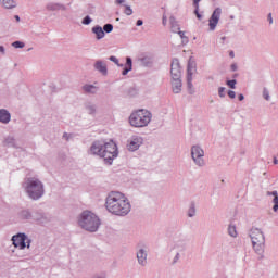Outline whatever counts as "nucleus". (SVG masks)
I'll list each match as a JSON object with an SVG mask.
<instances>
[{
    "label": "nucleus",
    "mask_w": 278,
    "mask_h": 278,
    "mask_svg": "<svg viewBox=\"0 0 278 278\" xmlns=\"http://www.w3.org/2000/svg\"><path fill=\"white\" fill-rule=\"evenodd\" d=\"M105 208L114 216H127L131 212V203L124 193L111 191L105 199Z\"/></svg>",
    "instance_id": "nucleus-1"
},
{
    "label": "nucleus",
    "mask_w": 278,
    "mask_h": 278,
    "mask_svg": "<svg viewBox=\"0 0 278 278\" xmlns=\"http://www.w3.org/2000/svg\"><path fill=\"white\" fill-rule=\"evenodd\" d=\"M89 153L90 155H98L99 157H103L104 163L109 166H112L114 160L118 157V147L112 140H97L92 142L89 149Z\"/></svg>",
    "instance_id": "nucleus-2"
},
{
    "label": "nucleus",
    "mask_w": 278,
    "mask_h": 278,
    "mask_svg": "<svg viewBox=\"0 0 278 278\" xmlns=\"http://www.w3.org/2000/svg\"><path fill=\"white\" fill-rule=\"evenodd\" d=\"M22 188L31 201H40L45 197V184L38 177L24 178Z\"/></svg>",
    "instance_id": "nucleus-3"
},
{
    "label": "nucleus",
    "mask_w": 278,
    "mask_h": 278,
    "mask_svg": "<svg viewBox=\"0 0 278 278\" xmlns=\"http://www.w3.org/2000/svg\"><path fill=\"white\" fill-rule=\"evenodd\" d=\"M188 251V241L181 235H175L169 248V255H172L170 264H179V260L186 255Z\"/></svg>",
    "instance_id": "nucleus-4"
},
{
    "label": "nucleus",
    "mask_w": 278,
    "mask_h": 278,
    "mask_svg": "<svg viewBox=\"0 0 278 278\" xmlns=\"http://www.w3.org/2000/svg\"><path fill=\"white\" fill-rule=\"evenodd\" d=\"M78 226L81 229H85V231L94 233L96 231H99V227H101V219H99V216H97V214L90 211H84L78 216Z\"/></svg>",
    "instance_id": "nucleus-5"
},
{
    "label": "nucleus",
    "mask_w": 278,
    "mask_h": 278,
    "mask_svg": "<svg viewBox=\"0 0 278 278\" xmlns=\"http://www.w3.org/2000/svg\"><path fill=\"white\" fill-rule=\"evenodd\" d=\"M151 118H153V114H151V112L140 109L130 114L129 123L131 127H148L149 123H151Z\"/></svg>",
    "instance_id": "nucleus-6"
},
{
    "label": "nucleus",
    "mask_w": 278,
    "mask_h": 278,
    "mask_svg": "<svg viewBox=\"0 0 278 278\" xmlns=\"http://www.w3.org/2000/svg\"><path fill=\"white\" fill-rule=\"evenodd\" d=\"M251 238L252 247L257 255H264V249L266 247V237L262 229L252 228L249 231Z\"/></svg>",
    "instance_id": "nucleus-7"
},
{
    "label": "nucleus",
    "mask_w": 278,
    "mask_h": 278,
    "mask_svg": "<svg viewBox=\"0 0 278 278\" xmlns=\"http://www.w3.org/2000/svg\"><path fill=\"white\" fill-rule=\"evenodd\" d=\"M205 151L201 146H192L191 147V160H193V164L199 168H203L205 166Z\"/></svg>",
    "instance_id": "nucleus-8"
},
{
    "label": "nucleus",
    "mask_w": 278,
    "mask_h": 278,
    "mask_svg": "<svg viewBox=\"0 0 278 278\" xmlns=\"http://www.w3.org/2000/svg\"><path fill=\"white\" fill-rule=\"evenodd\" d=\"M136 257H137V264L141 266V268L147 267L149 264L148 257H149V250L147 247H140L138 245L137 251H136Z\"/></svg>",
    "instance_id": "nucleus-9"
},
{
    "label": "nucleus",
    "mask_w": 278,
    "mask_h": 278,
    "mask_svg": "<svg viewBox=\"0 0 278 278\" xmlns=\"http://www.w3.org/2000/svg\"><path fill=\"white\" fill-rule=\"evenodd\" d=\"M144 142V139L140 135H132L128 140H127V149L128 151H138L140 147H142Z\"/></svg>",
    "instance_id": "nucleus-10"
},
{
    "label": "nucleus",
    "mask_w": 278,
    "mask_h": 278,
    "mask_svg": "<svg viewBox=\"0 0 278 278\" xmlns=\"http://www.w3.org/2000/svg\"><path fill=\"white\" fill-rule=\"evenodd\" d=\"M220 14H223V9L220 7L215 8L211 17L208 18V29L210 31H215L218 23L220 21Z\"/></svg>",
    "instance_id": "nucleus-11"
},
{
    "label": "nucleus",
    "mask_w": 278,
    "mask_h": 278,
    "mask_svg": "<svg viewBox=\"0 0 278 278\" xmlns=\"http://www.w3.org/2000/svg\"><path fill=\"white\" fill-rule=\"evenodd\" d=\"M26 240H27V235L23 232H20L12 237V242L15 249H21L22 251L27 247V244L25 243Z\"/></svg>",
    "instance_id": "nucleus-12"
},
{
    "label": "nucleus",
    "mask_w": 278,
    "mask_h": 278,
    "mask_svg": "<svg viewBox=\"0 0 278 278\" xmlns=\"http://www.w3.org/2000/svg\"><path fill=\"white\" fill-rule=\"evenodd\" d=\"M170 66L172 79H181V65L179 64V59H174Z\"/></svg>",
    "instance_id": "nucleus-13"
},
{
    "label": "nucleus",
    "mask_w": 278,
    "mask_h": 278,
    "mask_svg": "<svg viewBox=\"0 0 278 278\" xmlns=\"http://www.w3.org/2000/svg\"><path fill=\"white\" fill-rule=\"evenodd\" d=\"M33 220L38 223V225H47V223H51V218L40 211H37L33 214Z\"/></svg>",
    "instance_id": "nucleus-14"
},
{
    "label": "nucleus",
    "mask_w": 278,
    "mask_h": 278,
    "mask_svg": "<svg viewBox=\"0 0 278 278\" xmlns=\"http://www.w3.org/2000/svg\"><path fill=\"white\" fill-rule=\"evenodd\" d=\"M10 121H12V113L7 109H0V123L2 125H9Z\"/></svg>",
    "instance_id": "nucleus-15"
},
{
    "label": "nucleus",
    "mask_w": 278,
    "mask_h": 278,
    "mask_svg": "<svg viewBox=\"0 0 278 278\" xmlns=\"http://www.w3.org/2000/svg\"><path fill=\"white\" fill-rule=\"evenodd\" d=\"M139 62H140L141 66L149 68V67L153 66V55L144 54L139 58Z\"/></svg>",
    "instance_id": "nucleus-16"
},
{
    "label": "nucleus",
    "mask_w": 278,
    "mask_h": 278,
    "mask_svg": "<svg viewBox=\"0 0 278 278\" xmlns=\"http://www.w3.org/2000/svg\"><path fill=\"white\" fill-rule=\"evenodd\" d=\"M93 67L98 73H101V75H108V64L105 62L98 60L93 64Z\"/></svg>",
    "instance_id": "nucleus-17"
},
{
    "label": "nucleus",
    "mask_w": 278,
    "mask_h": 278,
    "mask_svg": "<svg viewBox=\"0 0 278 278\" xmlns=\"http://www.w3.org/2000/svg\"><path fill=\"white\" fill-rule=\"evenodd\" d=\"M182 86L184 84L181 83V78H172V90L174 94H179Z\"/></svg>",
    "instance_id": "nucleus-18"
},
{
    "label": "nucleus",
    "mask_w": 278,
    "mask_h": 278,
    "mask_svg": "<svg viewBox=\"0 0 278 278\" xmlns=\"http://www.w3.org/2000/svg\"><path fill=\"white\" fill-rule=\"evenodd\" d=\"M3 144L4 147H10L12 149H21L18 142L12 136H8L7 138H4Z\"/></svg>",
    "instance_id": "nucleus-19"
},
{
    "label": "nucleus",
    "mask_w": 278,
    "mask_h": 278,
    "mask_svg": "<svg viewBox=\"0 0 278 278\" xmlns=\"http://www.w3.org/2000/svg\"><path fill=\"white\" fill-rule=\"evenodd\" d=\"M46 9L48 10V12H58L60 10H66V7L64 4L50 2L47 4Z\"/></svg>",
    "instance_id": "nucleus-20"
},
{
    "label": "nucleus",
    "mask_w": 278,
    "mask_h": 278,
    "mask_svg": "<svg viewBox=\"0 0 278 278\" xmlns=\"http://www.w3.org/2000/svg\"><path fill=\"white\" fill-rule=\"evenodd\" d=\"M84 108H85L87 114H89L90 116L97 115V104H94L92 102H86L84 104Z\"/></svg>",
    "instance_id": "nucleus-21"
},
{
    "label": "nucleus",
    "mask_w": 278,
    "mask_h": 278,
    "mask_svg": "<svg viewBox=\"0 0 278 278\" xmlns=\"http://www.w3.org/2000/svg\"><path fill=\"white\" fill-rule=\"evenodd\" d=\"M92 34L96 35V38L98 40H103L105 38V31L103 30V27L97 25L91 29Z\"/></svg>",
    "instance_id": "nucleus-22"
},
{
    "label": "nucleus",
    "mask_w": 278,
    "mask_h": 278,
    "mask_svg": "<svg viewBox=\"0 0 278 278\" xmlns=\"http://www.w3.org/2000/svg\"><path fill=\"white\" fill-rule=\"evenodd\" d=\"M122 75H127L130 71L134 68V62L131 61V58H126V64L122 67Z\"/></svg>",
    "instance_id": "nucleus-23"
},
{
    "label": "nucleus",
    "mask_w": 278,
    "mask_h": 278,
    "mask_svg": "<svg viewBox=\"0 0 278 278\" xmlns=\"http://www.w3.org/2000/svg\"><path fill=\"white\" fill-rule=\"evenodd\" d=\"M21 220H34V214L29 210H22L18 213Z\"/></svg>",
    "instance_id": "nucleus-24"
},
{
    "label": "nucleus",
    "mask_w": 278,
    "mask_h": 278,
    "mask_svg": "<svg viewBox=\"0 0 278 278\" xmlns=\"http://www.w3.org/2000/svg\"><path fill=\"white\" fill-rule=\"evenodd\" d=\"M98 90L99 88H97V86L94 85L86 84L83 86V91L85 92V94H97Z\"/></svg>",
    "instance_id": "nucleus-25"
},
{
    "label": "nucleus",
    "mask_w": 278,
    "mask_h": 278,
    "mask_svg": "<svg viewBox=\"0 0 278 278\" xmlns=\"http://www.w3.org/2000/svg\"><path fill=\"white\" fill-rule=\"evenodd\" d=\"M169 23H170V27H172V31L174 34H179V24L177 23V20L175 18V16H170L169 17Z\"/></svg>",
    "instance_id": "nucleus-26"
},
{
    "label": "nucleus",
    "mask_w": 278,
    "mask_h": 278,
    "mask_svg": "<svg viewBox=\"0 0 278 278\" xmlns=\"http://www.w3.org/2000/svg\"><path fill=\"white\" fill-rule=\"evenodd\" d=\"M0 3H2L3 8L7 10H12V8H16V1L14 0H0Z\"/></svg>",
    "instance_id": "nucleus-27"
},
{
    "label": "nucleus",
    "mask_w": 278,
    "mask_h": 278,
    "mask_svg": "<svg viewBox=\"0 0 278 278\" xmlns=\"http://www.w3.org/2000/svg\"><path fill=\"white\" fill-rule=\"evenodd\" d=\"M197 68V65L194 62L189 61L187 66V77H192L194 75V71Z\"/></svg>",
    "instance_id": "nucleus-28"
},
{
    "label": "nucleus",
    "mask_w": 278,
    "mask_h": 278,
    "mask_svg": "<svg viewBox=\"0 0 278 278\" xmlns=\"http://www.w3.org/2000/svg\"><path fill=\"white\" fill-rule=\"evenodd\" d=\"M228 235H229L231 238H238V230L236 229V225L230 224V225L228 226Z\"/></svg>",
    "instance_id": "nucleus-29"
},
{
    "label": "nucleus",
    "mask_w": 278,
    "mask_h": 278,
    "mask_svg": "<svg viewBox=\"0 0 278 278\" xmlns=\"http://www.w3.org/2000/svg\"><path fill=\"white\" fill-rule=\"evenodd\" d=\"M187 88L189 94H192L194 92V86L192 85V76H187Z\"/></svg>",
    "instance_id": "nucleus-30"
},
{
    "label": "nucleus",
    "mask_w": 278,
    "mask_h": 278,
    "mask_svg": "<svg viewBox=\"0 0 278 278\" xmlns=\"http://www.w3.org/2000/svg\"><path fill=\"white\" fill-rule=\"evenodd\" d=\"M102 30L104 31V34H112V31H114V25L105 24Z\"/></svg>",
    "instance_id": "nucleus-31"
},
{
    "label": "nucleus",
    "mask_w": 278,
    "mask_h": 278,
    "mask_svg": "<svg viewBox=\"0 0 278 278\" xmlns=\"http://www.w3.org/2000/svg\"><path fill=\"white\" fill-rule=\"evenodd\" d=\"M178 35L180 36V38H181V40H182V45H188L189 39H188V37L186 36V33L179 30V31H178Z\"/></svg>",
    "instance_id": "nucleus-32"
},
{
    "label": "nucleus",
    "mask_w": 278,
    "mask_h": 278,
    "mask_svg": "<svg viewBox=\"0 0 278 278\" xmlns=\"http://www.w3.org/2000/svg\"><path fill=\"white\" fill-rule=\"evenodd\" d=\"M263 98L265 99V101H270V92L266 87L263 88Z\"/></svg>",
    "instance_id": "nucleus-33"
},
{
    "label": "nucleus",
    "mask_w": 278,
    "mask_h": 278,
    "mask_svg": "<svg viewBox=\"0 0 278 278\" xmlns=\"http://www.w3.org/2000/svg\"><path fill=\"white\" fill-rule=\"evenodd\" d=\"M12 47H14V49H23V48H25V42H23V41H14L12 43Z\"/></svg>",
    "instance_id": "nucleus-34"
},
{
    "label": "nucleus",
    "mask_w": 278,
    "mask_h": 278,
    "mask_svg": "<svg viewBox=\"0 0 278 278\" xmlns=\"http://www.w3.org/2000/svg\"><path fill=\"white\" fill-rule=\"evenodd\" d=\"M236 84H238V80L236 79L226 81V86H229L232 90H236Z\"/></svg>",
    "instance_id": "nucleus-35"
},
{
    "label": "nucleus",
    "mask_w": 278,
    "mask_h": 278,
    "mask_svg": "<svg viewBox=\"0 0 278 278\" xmlns=\"http://www.w3.org/2000/svg\"><path fill=\"white\" fill-rule=\"evenodd\" d=\"M197 214V208H194V206H191L189 210H188V216L189 218H194Z\"/></svg>",
    "instance_id": "nucleus-36"
},
{
    "label": "nucleus",
    "mask_w": 278,
    "mask_h": 278,
    "mask_svg": "<svg viewBox=\"0 0 278 278\" xmlns=\"http://www.w3.org/2000/svg\"><path fill=\"white\" fill-rule=\"evenodd\" d=\"M124 13L126 14V16H131L134 14V10L131 9V7L125 5Z\"/></svg>",
    "instance_id": "nucleus-37"
},
{
    "label": "nucleus",
    "mask_w": 278,
    "mask_h": 278,
    "mask_svg": "<svg viewBox=\"0 0 278 278\" xmlns=\"http://www.w3.org/2000/svg\"><path fill=\"white\" fill-rule=\"evenodd\" d=\"M81 23L83 25H90V23H92V17H90V15H87L83 18Z\"/></svg>",
    "instance_id": "nucleus-38"
},
{
    "label": "nucleus",
    "mask_w": 278,
    "mask_h": 278,
    "mask_svg": "<svg viewBox=\"0 0 278 278\" xmlns=\"http://www.w3.org/2000/svg\"><path fill=\"white\" fill-rule=\"evenodd\" d=\"M109 60H110V62H114V64H116V66H119V67L125 66V64L118 63V59L116 56H110Z\"/></svg>",
    "instance_id": "nucleus-39"
},
{
    "label": "nucleus",
    "mask_w": 278,
    "mask_h": 278,
    "mask_svg": "<svg viewBox=\"0 0 278 278\" xmlns=\"http://www.w3.org/2000/svg\"><path fill=\"white\" fill-rule=\"evenodd\" d=\"M225 87H219L218 88V94L220 97V99H225Z\"/></svg>",
    "instance_id": "nucleus-40"
},
{
    "label": "nucleus",
    "mask_w": 278,
    "mask_h": 278,
    "mask_svg": "<svg viewBox=\"0 0 278 278\" xmlns=\"http://www.w3.org/2000/svg\"><path fill=\"white\" fill-rule=\"evenodd\" d=\"M273 203H274L273 211L278 212V198H274Z\"/></svg>",
    "instance_id": "nucleus-41"
},
{
    "label": "nucleus",
    "mask_w": 278,
    "mask_h": 278,
    "mask_svg": "<svg viewBox=\"0 0 278 278\" xmlns=\"http://www.w3.org/2000/svg\"><path fill=\"white\" fill-rule=\"evenodd\" d=\"M25 244H26V249H31V239L26 237Z\"/></svg>",
    "instance_id": "nucleus-42"
},
{
    "label": "nucleus",
    "mask_w": 278,
    "mask_h": 278,
    "mask_svg": "<svg viewBox=\"0 0 278 278\" xmlns=\"http://www.w3.org/2000/svg\"><path fill=\"white\" fill-rule=\"evenodd\" d=\"M194 14H195V16H197V18H198L199 21H201V20L203 18V15H201V13H199V8H198V9L195 8Z\"/></svg>",
    "instance_id": "nucleus-43"
},
{
    "label": "nucleus",
    "mask_w": 278,
    "mask_h": 278,
    "mask_svg": "<svg viewBox=\"0 0 278 278\" xmlns=\"http://www.w3.org/2000/svg\"><path fill=\"white\" fill-rule=\"evenodd\" d=\"M63 138H64V140L68 141V140H71V138H73V135H71L68 132H64Z\"/></svg>",
    "instance_id": "nucleus-44"
},
{
    "label": "nucleus",
    "mask_w": 278,
    "mask_h": 278,
    "mask_svg": "<svg viewBox=\"0 0 278 278\" xmlns=\"http://www.w3.org/2000/svg\"><path fill=\"white\" fill-rule=\"evenodd\" d=\"M228 97H229L230 99H233V98L236 97V91L229 90V91H228Z\"/></svg>",
    "instance_id": "nucleus-45"
},
{
    "label": "nucleus",
    "mask_w": 278,
    "mask_h": 278,
    "mask_svg": "<svg viewBox=\"0 0 278 278\" xmlns=\"http://www.w3.org/2000/svg\"><path fill=\"white\" fill-rule=\"evenodd\" d=\"M230 68L233 73H236V71H238V64L236 63L231 64Z\"/></svg>",
    "instance_id": "nucleus-46"
},
{
    "label": "nucleus",
    "mask_w": 278,
    "mask_h": 278,
    "mask_svg": "<svg viewBox=\"0 0 278 278\" xmlns=\"http://www.w3.org/2000/svg\"><path fill=\"white\" fill-rule=\"evenodd\" d=\"M136 25L137 27H142V25H144V22L142 20H138Z\"/></svg>",
    "instance_id": "nucleus-47"
},
{
    "label": "nucleus",
    "mask_w": 278,
    "mask_h": 278,
    "mask_svg": "<svg viewBox=\"0 0 278 278\" xmlns=\"http://www.w3.org/2000/svg\"><path fill=\"white\" fill-rule=\"evenodd\" d=\"M127 0H115L116 5H123Z\"/></svg>",
    "instance_id": "nucleus-48"
},
{
    "label": "nucleus",
    "mask_w": 278,
    "mask_h": 278,
    "mask_svg": "<svg viewBox=\"0 0 278 278\" xmlns=\"http://www.w3.org/2000/svg\"><path fill=\"white\" fill-rule=\"evenodd\" d=\"M0 53H1V55H4V53H5V47L0 46Z\"/></svg>",
    "instance_id": "nucleus-49"
},
{
    "label": "nucleus",
    "mask_w": 278,
    "mask_h": 278,
    "mask_svg": "<svg viewBox=\"0 0 278 278\" xmlns=\"http://www.w3.org/2000/svg\"><path fill=\"white\" fill-rule=\"evenodd\" d=\"M267 18L269 24L273 25V14L269 13Z\"/></svg>",
    "instance_id": "nucleus-50"
},
{
    "label": "nucleus",
    "mask_w": 278,
    "mask_h": 278,
    "mask_svg": "<svg viewBox=\"0 0 278 278\" xmlns=\"http://www.w3.org/2000/svg\"><path fill=\"white\" fill-rule=\"evenodd\" d=\"M166 23H168V18L166 15H163V25L166 26Z\"/></svg>",
    "instance_id": "nucleus-51"
},
{
    "label": "nucleus",
    "mask_w": 278,
    "mask_h": 278,
    "mask_svg": "<svg viewBox=\"0 0 278 278\" xmlns=\"http://www.w3.org/2000/svg\"><path fill=\"white\" fill-rule=\"evenodd\" d=\"M201 0H193V5L197 8V9H199V2H200Z\"/></svg>",
    "instance_id": "nucleus-52"
},
{
    "label": "nucleus",
    "mask_w": 278,
    "mask_h": 278,
    "mask_svg": "<svg viewBox=\"0 0 278 278\" xmlns=\"http://www.w3.org/2000/svg\"><path fill=\"white\" fill-rule=\"evenodd\" d=\"M271 197H274V199H278V193H277V191H271Z\"/></svg>",
    "instance_id": "nucleus-53"
},
{
    "label": "nucleus",
    "mask_w": 278,
    "mask_h": 278,
    "mask_svg": "<svg viewBox=\"0 0 278 278\" xmlns=\"http://www.w3.org/2000/svg\"><path fill=\"white\" fill-rule=\"evenodd\" d=\"M238 99H239V101H244V94L240 93V94L238 96Z\"/></svg>",
    "instance_id": "nucleus-54"
},
{
    "label": "nucleus",
    "mask_w": 278,
    "mask_h": 278,
    "mask_svg": "<svg viewBox=\"0 0 278 278\" xmlns=\"http://www.w3.org/2000/svg\"><path fill=\"white\" fill-rule=\"evenodd\" d=\"M229 55H230V58H236V54L233 53V51H230Z\"/></svg>",
    "instance_id": "nucleus-55"
},
{
    "label": "nucleus",
    "mask_w": 278,
    "mask_h": 278,
    "mask_svg": "<svg viewBox=\"0 0 278 278\" xmlns=\"http://www.w3.org/2000/svg\"><path fill=\"white\" fill-rule=\"evenodd\" d=\"M267 197H273V191H267Z\"/></svg>",
    "instance_id": "nucleus-56"
},
{
    "label": "nucleus",
    "mask_w": 278,
    "mask_h": 278,
    "mask_svg": "<svg viewBox=\"0 0 278 278\" xmlns=\"http://www.w3.org/2000/svg\"><path fill=\"white\" fill-rule=\"evenodd\" d=\"M274 164H278L277 157H274Z\"/></svg>",
    "instance_id": "nucleus-57"
},
{
    "label": "nucleus",
    "mask_w": 278,
    "mask_h": 278,
    "mask_svg": "<svg viewBox=\"0 0 278 278\" xmlns=\"http://www.w3.org/2000/svg\"><path fill=\"white\" fill-rule=\"evenodd\" d=\"M16 21H21V17L18 15H15Z\"/></svg>",
    "instance_id": "nucleus-58"
},
{
    "label": "nucleus",
    "mask_w": 278,
    "mask_h": 278,
    "mask_svg": "<svg viewBox=\"0 0 278 278\" xmlns=\"http://www.w3.org/2000/svg\"><path fill=\"white\" fill-rule=\"evenodd\" d=\"M233 18H236V16H233V15H230V20H231V21H233Z\"/></svg>",
    "instance_id": "nucleus-59"
},
{
    "label": "nucleus",
    "mask_w": 278,
    "mask_h": 278,
    "mask_svg": "<svg viewBox=\"0 0 278 278\" xmlns=\"http://www.w3.org/2000/svg\"><path fill=\"white\" fill-rule=\"evenodd\" d=\"M263 175H264V177H266L267 174H266V173H263Z\"/></svg>",
    "instance_id": "nucleus-60"
},
{
    "label": "nucleus",
    "mask_w": 278,
    "mask_h": 278,
    "mask_svg": "<svg viewBox=\"0 0 278 278\" xmlns=\"http://www.w3.org/2000/svg\"><path fill=\"white\" fill-rule=\"evenodd\" d=\"M222 40H225V37H222Z\"/></svg>",
    "instance_id": "nucleus-61"
}]
</instances>
